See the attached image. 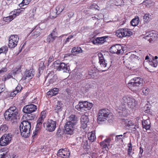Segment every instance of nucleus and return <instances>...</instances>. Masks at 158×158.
I'll list each match as a JSON object with an SVG mask.
<instances>
[{
    "instance_id": "nucleus-26",
    "label": "nucleus",
    "mask_w": 158,
    "mask_h": 158,
    "mask_svg": "<svg viewBox=\"0 0 158 158\" xmlns=\"http://www.w3.org/2000/svg\"><path fill=\"white\" fill-rule=\"evenodd\" d=\"M59 92V89L57 88H54L50 89L47 93V95L49 97L56 95Z\"/></svg>"
},
{
    "instance_id": "nucleus-12",
    "label": "nucleus",
    "mask_w": 158,
    "mask_h": 158,
    "mask_svg": "<svg viewBox=\"0 0 158 158\" xmlns=\"http://www.w3.org/2000/svg\"><path fill=\"white\" fill-rule=\"evenodd\" d=\"M158 37V35L156 32L152 31L146 33L143 38L148 41L150 43H152L156 40Z\"/></svg>"
},
{
    "instance_id": "nucleus-51",
    "label": "nucleus",
    "mask_w": 158,
    "mask_h": 158,
    "mask_svg": "<svg viewBox=\"0 0 158 158\" xmlns=\"http://www.w3.org/2000/svg\"><path fill=\"white\" fill-rule=\"evenodd\" d=\"M73 37V36L72 35H70L69 36L66 38V40H65V43L68 42L69 41V40H70Z\"/></svg>"
},
{
    "instance_id": "nucleus-27",
    "label": "nucleus",
    "mask_w": 158,
    "mask_h": 158,
    "mask_svg": "<svg viewBox=\"0 0 158 158\" xmlns=\"http://www.w3.org/2000/svg\"><path fill=\"white\" fill-rule=\"evenodd\" d=\"M142 124L143 128H145L146 130H149L150 127V122L148 119L146 120H143L142 121Z\"/></svg>"
},
{
    "instance_id": "nucleus-1",
    "label": "nucleus",
    "mask_w": 158,
    "mask_h": 158,
    "mask_svg": "<svg viewBox=\"0 0 158 158\" xmlns=\"http://www.w3.org/2000/svg\"><path fill=\"white\" fill-rule=\"evenodd\" d=\"M121 105L118 107L117 111L120 115L126 116L128 114V110L126 108L125 105L123 103L127 104L128 107L131 109H135L137 105L135 99L131 96H124L121 99Z\"/></svg>"
},
{
    "instance_id": "nucleus-49",
    "label": "nucleus",
    "mask_w": 158,
    "mask_h": 158,
    "mask_svg": "<svg viewBox=\"0 0 158 158\" xmlns=\"http://www.w3.org/2000/svg\"><path fill=\"white\" fill-rule=\"evenodd\" d=\"M30 1H28L27 0H23L22 3L23 4V6L25 5H27L28 4Z\"/></svg>"
},
{
    "instance_id": "nucleus-31",
    "label": "nucleus",
    "mask_w": 158,
    "mask_h": 158,
    "mask_svg": "<svg viewBox=\"0 0 158 158\" xmlns=\"http://www.w3.org/2000/svg\"><path fill=\"white\" fill-rule=\"evenodd\" d=\"M8 128L9 126L7 124H2L0 126V134L6 131Z\"/></svg>"
},
{
    "instance_id": "nucleus-61",
    "label": "nucleus",
    "mask_w": 158,
    "mask_h": 158,
    "mask_svg": "<svg viewBox=\"0 0 158 158\" xmlns=\"http://www.w3.org/2000/svg\"><path fill=\"white\" fill-rule=\"evenodd\" d=\"M92 18L94 20H95V19H97V20H99V19H98L96 17H95V16L93 17H92Z\"/></svg>"
},
{
    "instance_id": "nucleus-14",
    "label": "nucleus",
    "mask_w": 158,
    "mask_h": 158,
    "mask_svg": "<svg viewBox=\"0 0 158 158\" xmlns=\"http://www.w3.org/2000/svg\"><path fill=\"white\" fill-rule=\"evenodd\" d=\"M110 52L112 53L119 54L124 52L122 45L120 44H116L111 46L110 48Z\"/></svg>"
},
{
    "instance_id": "nucleus-52",
    "label": "nucleus",
    "mask_w": 158,
    "mask_h": 158,
    "mask_svg": "<svg viewBox=\"0 0 158 158\" xmlns=\"http://www.w3.org/2000/svg\"><path fill=\"white\" fill-rule=\"evenodd\" d=\"M53 57L52 56H51L49 58L48 63H50L53 60Z\"/></svg>"
},
{
    "instance_id": "nucleus-3",
    "label": "nucleus",
    "mask_w": 158,
    "mask_h": 158,
    "mask_svg": "<svg viewBox=\"0 0 158 158\" xmlns=\"http://www.w3.org/2000/svg\"><path fill=\"white\" fill-rule=\"evenodd\" d=\"M19 114L18 109L15 106L10 107L4 114L6 120L10 121L12 123H17L18 116Z\"/></svg>"
},
{
    "instance_id": "nucleus-34",
    "label": "nucleus",
    "mask_w": 158,
    "mask_h": 158,
    "mask_svg": "<svg viewBox=\"0 0 158 158\" xmlns=\"http://www.w3.org/2000/svg\"><path fill=\"white\" fill-rule=\"evenodd\" d=\"M149 64L150 65L154 67H156L157 66L158 62L157 60H155L152 58V60H149Z\"/></svg>"
},
{
    "instance_id": "nucleus-38",
    "label": "nucleus",
    "mask_w": 158,
    "mask_h": 158,
    "mask_svg": "<svg viewBox=\"0 0 158 158\" xmlns=\"http://www.w3.org/2000/svg\"><path fill=\"white\" fill-rule=\"evenodd\" d=\"M143 3L147 7H150L153 3L151 0H146L143 2Z\"/></svg>"
},
{
    "instance_id": "nucleus-58",
    "label": "nucleus",
    "mask_w": 158,
    "mask_h": 158,
    "mask_svg": "<svg viewBox=\"0 0 158 158\" xmlns=\"http://www.w3.org/2000/svg\"><path fill=\"white\" fill-rule=\"evenodd\" d=\"M72 52H76L77 53V48L76 47H74L72 49Z\"/></svg>"
},
{
    "instance_id": "nucleus-56",
    "label": "nucleus",
    "mask_w": 158,
    "mask_h": 158,
    "mask_svg": "<svg viewBox=\"0 0 158 158\" xmlns=\"http://www.w3.org/2000/svg\"><path fill=\"white\" fill-rule=\"evenodd\" d=\"M7 79H9L12 77V76L10 74H9L6 76Z\"/></svg>"
},
{
    "instance_id": "nucleus-42",
    "label": "nucleus",
    "mask_w": 158,
    "mask_h": 158,
    "mask_svg": "<svg viewBox=\"0 0 158 158\" xmlns=\"http://www.w3.org/2000/svg\"><path fill=\"white\" fill-rule=\"evenodd\" d=\"M123 135H116L115 136V140L117 142L119 141H123Z\"/></svg>"
},
{
    "instance_id": "nucleus-24",
    "label": "nucleus",
    "mask_w": 158,
    "mask_h": 158,
    "mask_svg": "<svg viewBox=\"0 0 158 158\" xmlns=\"http://www.w3.org/2000/svg\"><path fill=\"white\" fill-rule=\"evenodd\" d=\"M40 28L37 26L35 27L31 31L30 34H31V35L33 38H36L40 35V32L39 31Z\"/></svg>"
},
{
    "instance_id": "nucleus-45",
    "label": "nucleus",
    "mask_w": 158,
    "mask_h": 158,
    "mask_svg": "<svg viewBox=\"0 0 158 158\" xmlns=\"http://www.w3.org/2000/svg\"><path fill=\"white\" fill-rule=\"evenodd\" d=\"M144 110L145 113H149L150 112V107L147 106H145L144 107Z\"/></svg>"
},
{
    "instance_id": "nucleus-21",
    "label": "nucleus",
    "mask_w": 158,
    "mask_h": 158,
    "mask_svg": "<svg viewBox=\"0 0 158 158\" xmlns=\"http://www.w3.org/2000/svg\"><path fill=\"white\" fill-rule=\"evenodd\" d=\"M34 76V72L32 70L27 71L23 76V78L25 80L27 79L28 80L31 79Z\"/></svg>"
},
{
    "instance_id": "nucleus-40",
    "label": "nucleus",
    "mask_w": 158,
    "mask_h": 158,
    "mask_svg": "<svg viewBox=\"0 0 158 158\" xmlns=\"http://www.w3.org/2000/svg\"><path fill=\"white\" fill-rule=\"evenodd\" d=\"M6 152L0 151V158H9V157L6 156ZM10 158H15V156Z\"/></svg>"
},
{
    "instance_id": "nucleus-57",
    "label": "nucleus",
    "mask_w": 158,
    "mask_h": 158,
    "mask_svg": "<svg viewBox=\"0 0 158 158\" xmlns=\"http://www.w3.org/2000/svg\"><path fill=\"white\" fill-rule=\"evenodd\" d=\"M74 15V13L71 12H69V15H68V17H72Z\"/></svg>"
},
{
    "instance_id": "nucleus-25",
    "label": "nucleus",
    "mask_w": 158,
    "mask_h": 158,
    "mask_svg": "<svg viewBox=\"0 0 158 158\" xmlns=\"http://www.w3.org/2000/svg\"><path fill=\"white\" fill-rule=\"evenodd\" d=\"M111 141L110 138H107L104 139L103 141L100 143V144L103 149H106V148H108V146H110V144Z\"/></svg>"
},
{
    "instance_id": "nucleus-63",
    "label": "nucleus",
    "mask_w": 158,
    "mask_h": 158,
    "mask_svg": "<svg viewBox=\"0 0 158 158\" xmlns=\"http://www.w3.org/2000/svg\"><path fill=\"white\" fill-rule=\"evenodd\" d=\"M153 58L154 59L156 60L158 59V57L157 56H155L154 57H153L152 58Z\"/></svg>"
},
{
    "instance_id": "nucleus-30",
    "label": "nucleus",
    "mask_w": 158,
    "mask_h": 158,
    "mask_svg": "<svg viewBox=\"0 0 158 158\" xmlns=\"http://www.w3.org/2000/svg\"><path fill=\"white\" fill-rule=\"evenodd\" d=\"M88 137L89 140L92 142H93L96 139L95 133L93 132H91L88 133Z\"/></svg>"
},
{
    "instance_id": "nucleus-17",
    "label": "nucleus",
    "mask_w": 158,
    "mask_h": 158,
    "mask_svg": "<svg viewBox=\"0 0 158 158\" xmlns=\"http://www.w3.org/2000/svg\"><path fill=\"white\" fill-rule=\"evenodd\" d=\"M57 32L56 28L53 30L52 32L48 36L47 41L49 43H52L58 37L57 36Z\"/></svg>"
},
{
    "instance_id": "nucleus-16",
    "label": "nucleus",
    "mask_w": 158,
    "mask_h": 158,
    "mask_svg": "<svg viewBox=\"0 0 158 158\" xmlns=\"http://www.w3.org/2000/svg\"><path fill=\"white\" fill-rule=\"evenodd\" d=\"M37 109V106L34 104H31L25 106L23 108L24 113L30 114L35 112Z\"/></svg>"
},
{
    "instance_id": "nucleus-20",
    "label": "nucleus",
    "mask_w": 158,
    "mask_h": 158,
    "mask_svg": "<svg viewBox=\"0 0 158 158\" xmlns=\"http://www.w3.org/2000/svg\"><path fill=\"white\" fill-rule=\"evenodd\" d=\"M69 67L67 64H66L64 63L61 62L59 66H58L57 69L59 71L63 70L64 72L67 73L69 72Z\"/></svg>"
},
{
    "instance_id": "nucleus-2",
    "label": "nucleus",
    "mask_w": 158,
    "mask_h": 158,
    "mask_svg": "<svg viewBox=\"0 0 158 158\" xmlns=\"http://www.w3.org/2000/svg\"><path fill=\"white\" fill-rule=\"evenodd\" d=\"M77 122V118L75 115H71L69 117L68 121L66 123L64 126L66 134L71 135L74 134L75 125Z\"/></svg>"
},
{
    "instance_id": "nucleus-35",
    "label": "nucleus",
    "mask_w": 158,
    "mask_h": 158,
    "mask_svg": "<svg viewBox=\"0 0 158 158\" xmlns=\"http://www.w3.org/2000/svg\"><path fill=\"white\" fill-rule=\"evenodd\" d=\"M64 9V7L62 5H61L58 6L56 8V13L57 14H60L63 10Z\"/></svg>"
},
{
    "instance_id": "nucleus-19",
    "label": "nucleus",
    "mask_w": 158,
    "mask_h": 158,
    "mask_svg": "<svg viewBox=\"0 0 158 158\" xmlns=\"http://www.w3.org/2000/svg\"><path fill=\"white\" fill-rule=\"evenodd\" d=\"M106 36H103L100 37H97L94 39L92 42L94 44L98 45H101L104 43L106 41Z\"/></svg>"
},
{
    "instance_id": "nucleus-44",
    "label": "nucleus",
    "mask_w": 158,
    "mask_h": 158,
    "mask_svg": "<svg viewBox=\"0 0 158 158\" xmlns=\"http://www.w3.org/2000/svg\"><path fill=\"white\" fill-rule=\"evenodd\" d=\"M46 110L42 111L40 115V118L44 119L46 117Z\"/></svg>"
},
{
    "instance_id": "nucleus-10",
    "label": "nucleus",
    "mask_w": 158,
    "mask_h": 158,
    "mask_svg": "<svg viewBox=\"0 0 158 158\" xmlns=\"http://www.w3.org/2000/svg\"><path fill=\"white\" fill-rule=\"evenodd\" d=\"M46 125V129L49 132H52L54 131L56 126V121L53 120L51 119H48L46 123H43V126L44 127Z\"/></svg>"
},
{
    "instance_id": "nucleus-55",
    "label": "nucleus",
    "mask_w": 158,
    "mask_h": 158,
    "mask_svg": "<svg viewBox=\"0 0 158 158\" xmlns=\"http://www.w3.org/2000/svg\"><path fill=\"white\" fill-rule=\"evenodd\" d=\"M143 152V150L142 149L140 148V150L139 154V157H140L142 156V154Z\"/></svg>"
},
{
    "instance_id": "nucleus-13",
    "label": "nucleus",
    "mask_w": 158,
    "mask_h": 158,
    "mask_svg": "<svg viewBox=\"0 0 158 158\" xmlns=\"http://www.w3.org/2000/svg\"><path fill=\"white\" fill-rule=\"evenodd\" d=\"M19 38L17 35H11L9 39L8 46L10 48H14L17 45Z\"/></svg>"
},
{
    "instance_id": "nucleus-59",
    "label": "nucleus",
    "mask_w": 158,
    "mask_h": 158,
    "mask_svg": "<svg viewBox=\"0 0 158 158\" xmlns=\"http://www.w3.org/2000/svg\"><path fill=\"white\" fill-rule=\"evenodd\" d=\"M18 69L17 70L16 72H15V74L17 73H18L19 72H20L21 71V68L20 67H19L18 68Z\"/></svg>"
},
{
    "instance_id": "nucleus-32",
    "label": "nucleus",
    "mask_w": 158,
    "mask_h": 158,
    "mask_svg": "<svg viewBox=\"0 0 158 158\" xmlns=\"http://www.w3.org/2000/svg\"><path fill=\"white\" fill-rule=\"evenodd\" d=\"M44 119L39 118L37 121V124L36 127V130H39L41 127L44 121Z\"/></svg>"
},
{
    "instance_id": "nucleus-15",
    "label": "nucleus",
    "mask_w": 158,
    "mask_h": 158,
    "mask_svg": "<svg viewBox=\"0 0 158 158\" xmlns=\"http://www.w3.org/2000/svg\"><path fill=\"white\" fill-rule=\"evenodd\" d=\"M20 13V10H15L14 11H12L10 13V15L9 16L4 17L3 18V20L6 22H10L17 16L19 15Z\"/></svg>"
},
{
    "instance_id": "nucleus-46",
    "label": "nucleus",
    "mask_w": 158,
    "mask_h": 158,
    "mask_svg": "<svg viewBox=\"0 0 158 158\" xmlns=\"http://www.w3.org/2000/svg\"><path fill=\"white\" fill-rule=\"evenodd\" d=\"M61 62H60L59 60H57L55 61L54 63V64L55 66L58 68V66H59L60 65V64L61 63Z\"/></svg>"
},
{
    "instance_id": "nucleus-43",
    "label": "nucleus",
    "mask_w": 158,
    "mask_h": 158,
    "mask_svg": "<svg viewBox=\"0 0 158 158\" xmlns=\"http://www.w3.org/2000/svg\"><path fill=\"white\" fill-rule=\"evenodd\" d=\"M44 62L41 61L39 64V73L42 71L44 68Z\"/></svg>"
},
{
    "instance_id": "nucleus-47",
    "label": "nucleus",
    "mask_w": 158,
    "mask_h": 158,
    "mask_svg": "<svg viewBox=\"0 0 158 158\" xmlns=\"http://www.w3.org/2000/svg\"><path fill=\"white\" fill-rule=\"evenodd\" d=\"M4 86L2 84L0 85V94L4 90Z\"/></svg>"
},
{
    "instance_id": "nucleus-5",
    "label": "nucleus",
    "mask_w": 158,
    "mask_h": 158,
    "mask_svg": "<svg viewBox=\"0 0 158 158\" xmlns=\"http://www.w3.org/2000/svg\"><path fill=\"white\" fill-rule=\"evenodd\" d=\"M21 135L25 138L28 137L30 135L31 123L27 121H23L19 126Z\"/></svg>"
},
{
    "instance_id": "nucleus-53",
    "label": "nucleus",
    "mask_w": 158,
    "mask_h": 158,
    "mask_svg": "<svg viewBox=\"0 0 158 158\" xmlns=\"http://www.w3.org/2000/svg\"><path fill=\"white\" fill-rule=\"evenodd\" d=\"M82 50L80 47L77 48V53L82 52Z\"/></svg>"
},
{
    "instance_id": "nucleus-62",
    "label": "nucleus",
    "mask_w": 158,
    "mask_h": 158,
    "mask_svg": "<svg viewBox=\"0 0 158 158\" xmlns=\"http://www.w3.org/2000/svg\"><path fill=\"white\" fill-rule=\"evenodd\" d=\"M126 133L125 132V133H124L123 135V139L125 137L126 138L127 137V136L126 135Z\"/></svg>"
},
{
    "instance_id": "nucleus-6",
    "label": "nucleus",
    "mask_w": 158,
    "mask_h": 158,
    "mask_svg": "<svg viewBox=\"0 0 158 158\" xmlns=\"http://www.w3.org/2000/svg\"><path fill=\"white\" fill-rule=\"evenodd\" d=\"M143 82V80L140 77H135L131 79L128 83V86L129 88L134 91L136 90L137 87Z\"/></svg>"
},
{
    "instance_id": "nucleus-22",
    "label": "nucleus",
    "mask_w": 158,
    "mask_h": 158,
    "mask_svg": "<svg viewBox=\"0 0 158 158\" xmlns=\"http://www.w3.org/2000/svg\"><path fill=\"white\" fill-rule=\"evenodd\" d=\"M63 106V104L62 102L57 101L54 106V110L55 112L58 113L62 110Z\"/></svg>"
},
{
    "instance_id": "nucleus-4",
    "label": "nucleus",
    "mask_w": 158,
    "mask_h": 158,
    "mask_svg": "<svg viewBox=\"0 0 158 158\" xmlns=\"http://www.w3.org/2000/svg\"><path fill=\"white\" fill-rule=\"evenodd\" d=\"M113 118L112 114L108 109H104L99 110L97 118V122L99 124L104 123L106 120Z\"/></svg>"
},
{
    "instance_id": "nucleus-28",
    "label": "nucleus",
    "mask_w": 158,
    "mask_h": 158,
    "mask_svg": "<svg viewBox=\"0 0 158 158\" xmlns=\"http://www.w3.org/2000/svg\"><path fill=\"white\" fill-rule=\"evenodd\" d=\"M98 73V72H97L96 70L90 69L89 72V77L87 78H95L97 76Z\"/></svg>"
},
{
    "instance_id": "nucleus-29",
    "label": "nucleus",
    "mask_w": 158,
    "mask_h": 158,
    "mask_svg": "<svg viewBox=\"0 0 158 158\" xmlns=\"http://www.w3.org/2000/svg\"><path fill=\"white\" fill-rule=\"evenodd\" d=\"M143 18L144 22L147 23L152 19V15L149 13L145 14L143 16Z\"/></svg>"
},
{
    "instance_id": "nucleus-8",
    "label": "nucleus",
    "mask_w": 158,
    "mask_h": 158,
    "mask_svg": "<svg viewBox=\"0 0 158 158\" xmlns=\"http://www.w3.org/2000/svg\"><path fill=\"white\" fill-rule=\"evenodd\" d=\"M98 56L99 58V63L102 68L104 69L102 70V72H105L110 68L111 64H108L107 61L105 60L103 55L101 53H99L98 54Z\"/></svg>"
},
{
    "instance_id": "nucleus-11",
    "label": "nucleus",
    "mask_w": 158,
    "mask_h": 158,
    "mask_svg": "<svg viewBox=\"0 0 158 158\" xmlns=\"http://www.w3.org/2000/svg\"><path fill=\"white\" fill-rule=\"evenodd\" d=\"M132 34V32L129 31L128 29H120L117 30L115 33V35L119 38L129 36Z\"/></svg>"
},
{
    "instance_id": "nucleus-36",
    "label": "nucleus",
    "mask_w": 158,
    "mask_h": 158,
    "mask_svg": "<svg viewBox=\"0 0 158 158\" xmlns=\"http://www.w3.org/2000/svg\"><path fill=\"white\" fill-rule=\"evenodd\" d=\"M7 52L8 48L6 46H4L0 48V54L2 53L6 54Z\"/></svg>"
},
{
    "instance_id": "nucleus-48",
    "label": "nucleus",
    "mask_w": 158,
    "mask_h": 158,
    "mask_svg": "<svg viewBox=\"0 0 158 158\" xmlns=\"http://www.w3.org/2000/svg\"><path fill=\"white\" fill-rule=\"evenodd\" d=\"M38 131V130H36V128L35 130V131L33 132V134L32 136V137L33 139H34L35 138V136L37 134V131Z\"/></svg>"
},
{
    "instance_id": "nucleus-41",
    "label": "nucleus",
    "mask_w": 158,
    "mask_h": 158,
    "mask_svg": "<svg viewBox=\"0 0 158 158\" xmlns=\"http://www.w3.org/2000/svg\"><path fill=\"white\" fill-rule=\"evenodd\" d=\"M142 90L143 94L145 95H147L149 93V90L147 87H144L142 89Z\"/></svg>"
},
{
    "instance_id": "nucleus-9",
    "label": "nucleus",
    "mask_w": 158,
    "mask_h": 158,
    "mask_svg": "<svg viewBox=\"0 0 158 158\" xmlns=\"http://www.w3.org/2000/svg\"><path fill=\"white\" fill-rule=\"evenodd\" d=\"M12 135L11 133L5 134L0 138V145L6 146L9 144L11 141Z\"/></svg>"
},
{
    "instance_id": "nucleus-23",
    "label": "nucleus",
    "mask_w": 158,
    "mask_h": 158,
    "mask_svg": "<svg viewBox=\"0 0 158 158\" xmlns=\"http://www.w3.org/2000/svg\"><path fill=\"white\" fill-rule=\"evenodd\" d=\"M23 87L20 84H18L15 88V90L10 93L11 97H15L18 93L21 92Z\"/></svg>"
},
{
    "instance_id": "nucleus-39",
    "label": "nucleus",
    "mask_w": 158,
    "mask_h": 158,
    "mask_svg": "<svg viewBox=\"0 0 158 158\" xmlns=\"http://www.w3.org/2000/svg\"><path fill=\"white\" fill-rule=\"evenodd\" d=\"M128 154L129 156H132V154H133V152H132V146L131 142H130L128 144Z\"/></svg>"
},
{
    "instance_id": "nucleus-54",
    "label": "nucleus",
    "mask_w": 158,
    "mask_h": 158,
    "mask_svg": "<svg viewBox=\"0 0 158 158\" xmlns=\"http://www.w3.org/2000/svg\"><path fill=\"white\" fill-rule=\"evenodd\" d=\"M133 126H134L133 127H132V130L133 131H135L136 129V128H138V126H136L135 125H134L133 124L132 125Z\"/></svg>"
},
{
    "instance_id": "nucleus-37",
    "label": "nucleus",
    "mask_w": 158,
    "mask_h": 158,
    "mask_svg": "<svg viewBox=\"0 0 158 158\" xmlns=\"http://www.w3.org/2000/svg\"><path fill=\"white\" fill-rule=\"evenodd\" d=\"M81 120L82 123H84L86 125L89 120L88 117L87 116L85 115H82L81 117Z\"/></svg>"
},
{
    "instance_id": "nucleus-60",
    "label": "nucleus",
    "mask_w": 158,
    "mask_h": 158,
    "mask_svg": "<svg viewBox=\"0 0 158 158\" xmlns=\"http://www.w3.org/2000/svg\"><path fill=\"white\" fill-rule=\"evenodd\" d=\"M8 80L6 78V76H5L4 77H3L2 79V80L3 81H5L6 80Z\"/></svg>"
},
{
    "instance_id": "nucleus-33",
    "label": "nucleus",
    "mask_w": 158,
    "mask_h": 158,
    "mask_svg": "<svg viewBox=\"0 0 158 158\" xmlns=\"http://www.w3.org/2000/svg\"><path fill=\"white\" fill-rule=\"evenodd\" d=\"M139 19L138 17L133 19L130 23L131 25L133 26H136L139 22Z\"/></svg>"
},
{
    "instance_id": "nucleus-18",
    "label": "nucleus",
    "mask_w": 158,
    "mask_h": 158,
    "mask_svg": "<svg viewBox=\"0 0 158 158\" xmlns=\"http://www.w3.org/2000/svg\"><path fill=\"white\" fill-rule=\"evenodd\" d=\"M70 153L68 151L67 149H60L57 152V156L64 158H68L69 156Z\"/></svg>"
},
{
    "instance_id": "nucleus-64",
    "label": "nucleus",
    "mask_w": 158,
    "mask_h": 158,
    "mask_svg": "<svg viewBox=\"0 0 158 158\" xmlns=\"http://www.w3.org/2000/svg\"><path fill=\"white\" fill-rule=\"evenodd\" d=\"M77 140H79V139L80 140L81 139H82V137H79V138H77Z\"/></svg>"
},
{
    "instance_id": "nucleus-50",
    "label": "nucleus",
    "mask_w": 158,
    "mask_h": 158,
    "mask_svg": "<svg viewBox=\"0 0 158 158\" xmlns=\"http://www.w3.org/2000/svg\"><path fill=\"white\" fill-rule=\"evenodd\" d=\"M55 77L54 76L52 78H51L50 79L49 81V83L50 84H52L54 81H55Z\"/></svg>"
},
{
    "instance_id": "nucleus-7",
    "label": "nucleus",
    "mask_w": 158,
    "mask_h": 158,
    "mask_svg": "<svg viewBox=\"0 0 158 158\" xmlns=\"http://www.w3.org/2000/svg\"><path fill=\"white\" fill-rule=\"evenodd\" d=\"M93 106V104L89 103L86 101L80 102L78 105L75 106V108L77 110L81 112L90 110Z\"/></svg>"
}]
</instances>
